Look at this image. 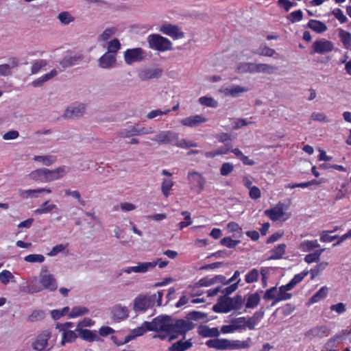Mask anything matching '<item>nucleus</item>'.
Listing matches in <instances>:
<instances>
[{"instance_id":"680f3d73","label":"nucleus","mask_w":351,"mask_h":351,"mask_svg":"<svg viewBox=\"0 0 351 351\" xmlns=\"http://www.w3.org/2000/svg\"><path fill=\"white\" fill-rule=\"evenodd\" d=\"M69 306L64 307L61 310H52L51 311V315L53 319L57 320L60 319L61 317L65 315L69 312Z\"/></svg>"},{"instance_id":"79ce46f5","label":"nucleus","mask_w":351,"mask_h":351,"mask_svg":"<svg viewBox=\"0 0 351 351\" xmlns=\"http://www.w3.org/2000/svg\"><path fill=\"white\" fill-rule=\"evenodd\" d=\"M291 293H287L282 289V287H280L278 293L276 295V300L272 302L271 306L275 305L276 303L280 301L289 300L291 298Z\"/></svg>"},{"instance_id":"9b49d317","label":"nucleus","mask_w":351,"mask_h":351,"mask_svg":"<svg viewBox=\"0 0 351 351\" xmlns=\"http://www.w3.org/2000/svg\"><path fill=\"white\" fill-rule=\"evenodd\" d=\"M312 47L313 51L310 52L311 54H313L315 53L324 54L325 53L332 51L334 49L332 43L325 39L315 41Z\"/></svg>"},{"instance_id":"72a5a7b5","label":"nucleus","mask_w":351,"mask_h":351,"mask_svg":"<svg viewBox=\"0 0 351 351\" xmlns=\"http://www.w3.org/2000/svg\"><path fill=\"white\" fill-rule=\"evenodd\" d=\"M256 64L252 62H243L238 65L237 70L239 73H256Z\"/></svg>"},{"instance_id":"a211bd4d","label":"nucleus","mask_w":351,"mask_h":351,"mask_svg":"<svg viewBox=\"0 0 351 351\" xmlns=\"http://www.w3.org/2000/svg\"><path fill=\"white\" fill-rule=\"evenodd\" d=\"M189 182L196 188H198V192H201L204 186L205 180L204 177L196 171L189 172L188 174Z\"/></svg>"},{"instance_id":"de8ad7c7","label":"nucleus","mask_w":351,"mask_h":351,"mask_svg":"<svg viewBox=\"0 0 351 351\" xmlns=\"http://www.w3.org/2000/svg\"><path fill=\"white\" fill-rule=\"evenodd\" d=\"M199 102L202 106L207 107L217 108L218 106V102L213 97H201L199 98Z\"/></svg>"},{"instance_id":"2eb2a0df","label":"nucleus","mask_w":351,"mask_h":351,"mask_svg":"<svg viewBox=\"0 0 351 351\" xmlns=\"http://www.w3.org/2000/svg\"><path fill=\"white\" fill-rule=\"evenodd\" d=\"M159 261H160V258H158L156 261L153 262L139 263L136 266L125 268L123 271L127 274H130L132 271L136 273H145L149 269L155 267Z\"/></svg>"},{"instance_id":"0eeeda50","label":"nucleus","mask_w":351,"mask_h":351,"mask_svg":"<svg viewBox=\"0 0 351 351\" xmlns=\"http://www.w3.org/2000/svg\"><path fill=\"white\" fill-rule=\"evenodd\" d=\"M85 56L81 53H70L65 56L60 62L59 64L61 66V71L71 66H75L80 64L84 62Z\"/></svg>"},{"instance_id":"a19ab883","label":"nucleus","mask_w":351,"mask_h":351,"mask_svg":"<svg viewBox=\"0 0 351 351\" xmlns=\"http://www.w3.org/2000/svg\"><path fill=\"white\" fill-rule=\"evenodd\" d=\"M89 312L88 308L86 307L82 306H74L72 309L70 313L69 314V316L71 318L77 317L80 316H82L84 315L87 314Z\"/></svg>"},{"instance_id":"6e6552de","label":"nucleus","mask_w":351,"mask_h":351,"mask_svg":"<svg viewBox=\"0 0 351 351\" xmlns=\"http://www.w3.org/2000/svg\"><path fill=\"white\" fill-rule=\"evenodd\" d=\"M145 58V51L141 47L128 49L124 52V60L127 64L141 62Z\"/></svg>"},{"instance_id":"37998d69","label":"nucleus","mask_w":351,"mask_h":351,"mask_svg":"<svg viewBox=\"0 0 351 351\" xmlns=\"http://www.w3.org/2000/svg\"><path fill=\"white\" fill-rule=\"evenodd\" d=\"M231 300L232 311H238L242 308L245 298H243L241 295L237 294L234 298H231Z\"/></svg>"},{"instance_id":"c9c22d12","label":"nucleus","mask_w":351,"mask_h":351,"mask_svg":"<svg viewBox=\"0 0 351 351\" xmlns=\"http://www.w3.org/2000/svg\"><path fill=\"white\" fill-rule=\"evenodd\" d=\"M339 36L345 48L349 49L351 45V34L342 29H339Z\"/></svg>"},{"instance_id":"b1692460","label":"nucleus","mask_w":351,"mask_h":351,"mask_svg":"<svg viewBox=\"0 0 351 351\" xmlns=\"http://www.w3.org/2000/svg\"><path fill=\"white\" fill-rule=\"evenodd\" d=\"M43 192H46L47 193H51V190L50 189H45V188H40L37 189H28V190H19V194L20 197L23 199H27L29 197H38L36 195L37 193H41Z\"/></svg>"},{"instance_id":"a18cd8bd","label":"nucleus","mask_w":351,"mask_h":351,"mask_svg":"<svg viewBox=\"0 0 351 351\" xmlns=\"http://www.w3.org/2000/svg\"><path fill=\"white\" fill-rule=\"evenodd\" d=\"M173 182L170 179H163L161 184V191L166 197L169 196V191L173 186Z\"/></svg>"},{"instance_id":"cd10ccee","label":"nucleus","mask_w":351,"mask_h":351,"mask_svg":"<svg viewBox=\"0 0 351 351\" xmlns=\"http://www.w3.org/2000/svg\"><path fill=\"white\" fill-rule=\"evenodd\" d=\"M329 333V329L326 326H316L306 333V336L311 335L313 337H323L324 336H327Z\"/></svg>"},{"instance_id":"49530a36","label":"nucleus","mask_w":351,"mask_h":351,"mask_svg":"<svg viewBox=\"0 0 351 351\" xmlns=\"http://www.w3.org/2000/svg\"><path fill=\"white\" fill-rule=\"evenodd\" d=\"M319 247V244L317 243V240L306 241L300 244V249L304 252H309Z\"/></svg>"},{"instance_id":"e2e57ef3","label":"nucleus","mask_w":351,"mask_h":351,"mask_svg":"<svg viewBox=\"0 0 351 351\" xmlns=\"http://www.w3.org/2000/svg\"><path fill=\"white\" fill-rule=\"evenodd\" d=\"M241 282V279L233 284H231L230 286L222 289L221 293H223V295L230 296L233 292H234L239 287V284Z\"/></svg>"},{"instance_id":"c03bdc74","label":"nucleus","mask_w":351,"mask_h":351,"mask_svg":"<svg viewBox=\"0 0 351 351\" xmlns=\"http://www.w3.org/2000/svg\"><path fill=\"white\" fill-rule=\"evenodd\" d=\"M35 161L41 162L46 166H50L56 161L54 156H35L34 158Z\"/></svg>"},{"instance_id":"7ed1b4c3","label":"nucleus","mask_w":351,"mask_h":351,"mask_svg":"<svg viewBox=\"0 0 351 351\" xmlns=\"http://www.w3.org/2000/svg\"><path fill=\"white\" fill-rule=\"evenodd\" d=\"M195 324L184 319H173L170 322L169 333L180 334L185 339L186 333L195 327Z\"/></svg>"},{"instance_id":"20e7f679","label":"nucleus","mask_w":351,"mask_h":351,"mask_svg":"<svg viewBox=\"0 0 351 351\" xmlns=\"http://www.w3.org/2000/svg\"><path fill=\"white\" fill-rule=\"evenodd\" d=\"M172 321V317L167 315H158L154 318L151 322L147 323L149 331H154L156 332H166L169 333L170 322Z\"/></svg>"},{"instance_id":"5701e85b","label":"nucleus","mask_w":351,"mask_h":351,"mask_svg":"<svg viewBox=\"0 0 351 351\" xmlns=\"http://www.w3.org/2000/svg\"><path fill=\"white\" fill-rule=\"evenodd\" d=\"M193 346L191 339L184 341L183 338L169 347V351H186Z\"/></svg>"},{"instance_id":"13d9d810","label":"nucleus","mask_w":351,"mask_h":351,"mask_svg":"<svg viewBox=\"0 0 351 351\" xmlns=\"http://www.w3.org/2000/svg\"><path fill=\"white\" fill-rule=\"evenodd\" d=\"M47 62L45 60H38L35 61L31 69V72L32 74H36L40 71V70L47 65Z\"/></svg>"},{"instance_id":"4d7b16f0","label":"nucleus","mask_w":351,"mask_h":351,"mask_svg":"<svg viewBox=\"0 0 351 351\" xmlns=\"http://www.w3.org/2000/svg\"><path fill=\"white\" fill-rule=\"evenodd\" d=\"M302 18L303 13L301 10H298L296 11L292 12L290 14L287 16V19L293 23L302 21Z\"/></svg>"},{"instance_id":"864d4df0","label":"nucleus","mask_w":351,"mask_h":351,"mask_svg":"<svg viewBox=\"0 0 351 351\" xmlns=\"http://www.w3.org/2000/svg\"><path fill=\"white\" fill-rule=\"evenodd\" d=\"M49 201L45 202L40 207L35 210L36 213L43 214L51 212L53 209L56 208L55 204H48Z\"/></svg>"},{"instance_id":"774afa93","label":"nucleus","mask_w":351,"mask_h":351,"mask_svg":"<svg viewBox=\"0 0 351 351\" xmlns=\"http://www.w3.org/2000/svg\"><path fill=\"white\" fill-rule=\"evenodd\" d=\"M276 292H277V287H273L267 289L265 291L263 298L266 300H276Z\"/></svg>"},{"instance_id":"c756f323","label":"nucleus","mask_w":351,"mask_h":351,"mask_svg":"<svg viewBox=\"0 0 351 351\" xmlns=\"http://www.w3.org/2000/svg\"><path fill=\"white\" fill-rule=\"evenodd\" d=\"M286 244L281 243L271 250L272 254L268 258V260H278L282 258L285 254Z\"/></svg>"},{"instance_id":"393cba45","label":"nucleus","mask_w":351,"mask_h":351,"mask_svg":"<svg viewBox=\"0 0 351 351\" xmlns=\"http://www.w3.org/2000/svg\"><path fill=\"white\" fill-rule=\"evenodd\" d=\"M111 312L113 319H124L128 317L127 307L122 306L121 304H117L113 306Z\"/></svg>"},{"instance_id":"f03ea898","label":"nucleus","mask_w":351,"mask_h":351,"mask_svg":"<svg viewBox=\"0 0 351 351\" xmlns=\"http://www.w3.org/2000/svg\"><path fill=\"white\" fill-rule=\"evenodd\" d=\"M66 173L65 167H59L55 169L49 170L47 168H40L32 171L29 176L32 180L41 182H49L61 178Z\"/></svg>"},{"instance_id":"69168bd1","label":"nucleus","mask_w":351,"mask_h":351,"mask_svg":"<svg viewBox=\"0 0 351 351\" xmlns=\"http://www.w3.org/2000/svg\"><path fill=\"white\" fill-rule=\"evenodd\" d=\"M234 169V165L230 162H224L220 169L221 175L226 176L229 175Z\"/></svg>"},{"instance_id":"ea45409f","label":"nucleus","mask_w":351,"mask_h":351,"mask_svg":"<svg viewBox=\"0 0 351 351\" xmlns=\"http://www.w3.org/2000/svg\"><path fill=\"white\" fill-rule=\"evenodd\" d=\"M207 313L200 311H193L186 314L185 318L186 320L197 321L207 317Z\"/></svg>"},{"instance_id":"09e8293b","label":"nucleus","mask_w":351,"mask_h":351,"mask_svg":"<svg viewBox=\"0 0 351 351\" xmlns=\"http://www.w3.org/2000/svg\"><path fill=\"white\" fill-rule=\"evenodd\" d=\"M328 265V262H322L312 268L309 272L311 274V279L313 280L315 277H316L320 271H323Z\"/></svg>"},{"instance_id":"423d86ee","label":"nucleus","mask_w":351,"mask_h":351,"mask_svg":"<svg viewBox=\"0 0 351 351\" xmlns=\"http://www.w3.org/2000/svg\"><path fill=\"white\" fill-rule=\"evenodd\" d=\"M156 295L153 294L149 296L140 295L134 300L133 309L137 311L145 312L147 309L152 308L156 302Z\"/></svg>"},{"instance_id":"3c124183","label":"nucleus","mask_w":351,"mask_h":351,"mask_svg":"<svg viewBox=\"0 0 351 351\" xmlns=\"http://www.w3.org/2000/svg\"><path fill=\"white\" fill-rule=\"evenodd\" d=\"M121 48V43L117 38H114L108 43V51L110 53L114 54Z\"/></svg>"},{"instance_id":"39448f33","label":"nucleus","mask_w":351,"mask_h":351,"mask_svg":"<svg viewBox=\"0 0 351 351\" xmlns=\"http://www.w3.org/2000/svg\"><path fill=\"white\" fill-rule=\"evenodd\" d=\"M147 42L151 49L165 51L172 50V43L167 38L159 34H151L147 38Z\"/></svg>"},{"instance_id":"bf43d9fd","label":"nucleus","mask_w":351,"mask_h":351,"mask_svg":"<svg viewBox=\"0 0 351 351\" xmlns=\"http://www.w3.org/2000/svg\"><path fill=\"white\" fill-rule=\"evenodd\" d=\"M176 146L181 148H189L197 147V145L196 143H193L192 141H187L186 139H180L179 136H178V141L176 143Z\"/></svg>"},{"instance_id":"4468645a","label":"nucleus","mask_w":351,"mask_h":351,"mask_svg":"<svg viewBox=\"0 0 351 351\" xmlns=\"http://www.w3.org/2000/svg\"><path fill=\"white\" fill-rule=\"evenodd\" d=\"M160 32L173 38L174 39L182 38L184 36V32L180 30L178 25L170 23L163 24L160 27Z\"/></svg>"},{"instance_id":"e433bc0d","label":"nucleus","mask_w":351,"mask_h":351,"mask_svg":"<svg viewBox=\"0 0 351 351\" xmlns=\"http://www.w3.org/2000/svg\"><path fill=\"white\" fill-rule=\"evenodd\" d=\"M78 334H76L75 331L67 330L62 333V338L61 341V345L64 346L65 343H71L76 340L78 337Z\"/></svg>"},{"instance_id":"338daca9","label":"nucleus","mask_w":351,"mask_h":351,"mask_svg":"<svg viewBox=\"0 0 351 351\" xmlns=\"http://www.w3.org/2000/svg\"><path fill=\"white\" fill-rule=\"evenodd\" d=\"M214 285V281L213 278H209L208 277H204L201 278L198 282H195V287H209L210 285Z\"/></svg>"},{"instance_id":"f3484780","label":"nucleus","mask_w":351,"mask_h":351,"mask_svg":"<svg viewBox=\"0 0 351 351\" xmlns=\"http://www.w3.org/2000/svg\"><path fill=\"white\" fill-rule=\"evenodd\" d=\"M116 56L114 54L106 52L98 60V65L102 69H110L114 66L116 64Z\"/></svg>"},{"instance_id":"f704fd0d","label":"nucleus","mask_w":351,"mask_h":351,"mask_svg":"<svg viewBox=\"0 0 351 351\" xmlns=\"http://www.w3.org/2000/svg\"><path fill=\"white\" fill-rule=\"evenodd\" d=\"M254 53L262 56L271 57L276 53V51L265 44H261L257 51Z\"/></svg>"},{"instance_id":"8fccbe9b","label":"nucleus","mask_w":351,"mask_h":351,"mask_svg":"<svg viewBox=\"0 0 351 351\" xmlns=\"http://www.w3.org/2000/svg\"><path fill=\"white\" fill-rule=\"evenodd\" d=\"M259 271L257 269H252L245 275V280L247 283H253L258 280Z\"/></svg>"},{"instance_id":"1a4fd4ad","label":"nucleus","mask_w":351,"mask_h":351,"mask_svg":"<svg viewBox=\"0 0 351 351\" xmlns=\"http://www.w3.org/2000/svg\"><path fill=\"white\" fill-rule=\"evenodd\" d=\"M178 134L173 131L161 132L152 140L159 144H171L176 146Z\"/></svg>"},{"instance_id":"aec40b11","label":"nucleus","mask_w":351,"mask_h":351,"mask_svg":"<svg viewBox=\"0 0 351 351\" xmlns=\"http://www.w3.org/2000/svg\"><path fill=\"white\" fill-rule=\"evenodd\" d=\"M84 107L81 106L76 107H68L63 114V118L65 119H73L82 117L84 115Z\"/></svg>"},{"instance_id":"f8f14e48","label":"nucleus","mask_w":351,"mask_h":351,"mask_svg":"<svg viewBox=\"0 0 351 351\" xmlns=\"http://www.w3.org/2000/svg\"><path fill=\"white\" fill-rule=\"evenodd\" d=\"M162 69L160 68H148L138 71V77L141 81H147L152 79H158L162 75Z\"/></svg>"},{"instance_id":"473e14b6","label":"nucleus","mask_w":351,"mask_h":351,"mask_svg":"<svg viewBox=\"0 0 351 351\" xmlns=\"http://www.w3.org/2000/svg\"><path fill=\"white\" fill-rule=\"evenodd\" d=\"M119 136L122 138H129L133 136H138V128L136 125H130L127 128L121 130Z\"/></svg>"},{"instance_id":"bb28decb","label":"nucleus","mask_w":351,"mask_h":351,"mask_svg":"<svg viewBox=\"0 0 351 351\" xmlns=\"http://www.w3.org/2000/svg\"><path fill=\"white\" fill-rule=\"evenodd\" d=\"M284 214L285 213L282 206H276L265 210V215L269 217L273 221H278Z\"/></svg>"},{"instance_id":"f257e3e1","label":"nucleus","mask_w":351,"mask_h":351,"mask_svg":"<svg viewBox=\"0 0 351 351\" xmlns=\"http://www.w3.org/2000/svg\"><path fill=\"white\" fill-rule=\"evenodd\" d=\"M252 339L247 337L245 341L230 340L227 339H209L206 342V345L209 348H215L217 350H233L240 349H247L251 346Z\"/></svg>"},{"instance_id":"4be33fe9","label":"nucleus","mask_w":351,"mask_h":351,"mask_svg":"<svg viewBox=\"0 0 351 351\" xmlns=\"http://www.w3.org/2000/svg\"><path fill=\"white\" fill-rule=\"evenodd\" d=\"M78 336L82 339L88 342L103 341V339L97 335V332L96 330L84 329V330L80 331Z\"/></svg>"},{"instance_id":"6e6d98bb","label":"nucleus","mask_w":351,"mask_h":351,"mask_svg":"<svg viewBox=\"0 0 351 351\" xmlns=\"http://www.w3.org/2000/svg\"><path fill=\"white\" fill-rule=\"evenodd\" d=\"M25 261L27 263H41L45 261V256L42 254H29L24 258Z\"/></svg>"},{"instance_id":"58836bf2","label":"nucleus","mask_w":351,"mask_h":351,"mask_svg":"<svg viewBox=\"0 0 351 351\" xmlns=\"http://www.w3.org/2000/svg\"><path fill=\"white\" fill-rule=\"evenodd\" d=\"M57 18L63 25H69L75 21V17L66 11L61 12L59 13Z\"/></svg>"},{"instance_id":"4c0bfd02","label":"nucleus","mask_w":351,"mask_h":351,"mask_svg":"<svg viewBox=\"0 0 351 351\" xmlns=\"http://www.w3.org/2000/svg\"><path fill=\"white\" fill-rule=\"evenodd\" d=\"M328 294V288L322 287L318 291H317L309 300L310 303H315L320 300L324 298Z\"/></svg>"},{"instance_id":"0e129e2a","label":"nucleus","mask_w":351,"mask_h":351,"mask_svg":"<svg viewBox=\"0 0 351 351\" xmlns=\"http://www.w3.org/2000/svg\"><path fill=\"white\" fill-rule=\"evenodd\" d=\"M217 139L219 142L224 143L226 147H232L231 143H230L232 141L231 136L225 132H222L217 136Z\"/></svg>"},{"instance_id":"412c9836","label":"nucleus","mask_w":351,"mask_h":351,"mask_svg":"<svg viewBox=\"0 0 351 351\" xmlns=\"http://www.w3.org/2000/svg\"><path fill=\"white\" fill-rule=\"evenodd\" d=\"M199 335L203 337H218L220 335V331L217 328H209L206 325H200L197 329Z\"/></svg>"},{"instance_id":"a878e982","label":"nucleus","mask_w":351,"mask_h":351,"mask_svg":"<svg viewBox=\"0 0 351 351\" xmlns=\"http://www.w3.org/2000/svg\"><path fill=\"white\" fill-rule=\"evenodd\" d=\"M306 27L317 34H322L328 29L326 25L324 22L315 19L309 20Z\"/></svg>"},{"instance_id":"9d476101","label":"nucleus","mask_w":351,"mask_h":351,"mask_svg":"<svg viewBox=\"0 0 351 351\" xmlns=\"http://www.w3.org/2000/svg\"><path fill=\"white\" fill-rule=\"evenodd\" d=\"M231 298L221 295L218 298L217 303L213 306V311L217 313H228L232 311Z\"/></svg>"},{"instance_id":"603ef678","label":"nucleus","mask_w":351,"mask_h":351,"mask_svg":"<svg viewBox=\"0 0 351 351\" xmlns=\"http://www.w3.org/2000/svg\"><path fill=\"white\" fill-rule=\"evenodd\" d=\"M240 242V240H233L230 237H224L220 241L221 245L228 248H234Z\"/></svg>"},{"instance_id":"c85d7f7f","label":"nucleus","mask_w":351,"mask_h":351,"mask_svg":"<svg viewBox=\"0 0 351 351\" xmlns=\"http://www.w3.org/2000/svg\"><path fill=\"white\" fill-rule=\"evenodd\" d=\"M247 90L248 89L247 88L241 86H234L232 88H225L223 92L226 96L237 97H239L241 93L247 92Z\"/></svg>"},{"instance_id":"6ab92c4d","label":"nucleus","mask_w":351,"mask_h":351,"mask_svg":"<svg viewBox=\"0 0 351 351\" xmlns=\"http://www.w3.org/2000/svg\"><path fill=\"white\" fill-rule=\"evenodd\" d=\"M51 337L49 332L45 331L39 335L33 343V348L38 351L43 350L48 344V340Z\"/></svg>"},{"instance_id":"2f4dec72","label":"nucleus","mask_w":351,"mask_h":351,"mask_svg":"<svg viewBox=\"0 0 351 351\" xmlns=\"http://www.w3.org/2000/svg\"><path fill=\"white\" fill-rule=\"evenodd\" d=\"M261 301L260 295L258 293L248 295L247 297V302L245 307L247 308H254L256 307Z\"/></svg>"},{"instance_id":"5fc2aeb1","label":"nucleus","mask_w":351,"mask_h":351,"mask_svg":"<svg viewBox=\"0 0 351 351\" xmlns=\"http://www.w3.org/2000/svg\"><path fill=\"white\" fill-rule=\"evenodd\" d=\"M65 195L71 196L76 199L79 204L83 206L86 205V202L81 197V194L78 191H71L70 189H66L64 191Z\"/></svg>"},{"instance_id":"dca6fc26","label":"nucleus","mask_w":351,"mask_h":351,"mask_svg":"<svg viewBox=\"0 0 351 351\" xmlns=\"http://www.w3.org/2000/svg\"><path fill=\"white\" fill-rule=\"evenodd\" d=\"M207 119L202 114H197L182 119L180 121L182 125L191 128H195L201 123L206 122Z\"/></svg>"},{"instance_id":"ddd939ff","label":"nucleus","mask_w":351,"mask_h":351,"mask_svg":"<svg viewBox=\"0 0 351 351\" xmlns=\"http://www.w3.org/2000/svg\"><path fill=\"white\" fill-rule=\"evenodd\" d=\"M39 282L43 286V289H48L54 291L58 289L57 281L52 274H40L39 276Z\"/></svg>"},{"instance_id":"052dcab7","label":"nucleus","mask_w":351,"mask_h":351,"mask_svg":"<svg viewBox=\"0 0 351 351\" xmlns=\"http://www.w3.org/2000/svg\"><path fill=\"white\" fill-rule=\"evenodd\" d=\"M14 278L13 274L8 270H3L0 273V282L3 285L8 284L9 281Z\"/></svg>"},{"instance_id":"7c9ffc66","label":"nucleus","mask_w":351,"mask_h":351,"mask_svg":"<svg viewBox=\"0 0 351 351\" xmlns=\"http://www.w3.org/2000/svg\"><path fill=\"white\" fill-rule=\"evenodd\" d=\"M278 70V67L268 64L259 63L256 64V73H263L266 74L274 73Z\"/></svg>"}]
</instances>
